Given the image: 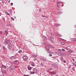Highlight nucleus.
<instances>
[{
    "mask_svg": "<svg viewBox=\"0 0 76 76\" xmlns=\"http://www.w3.org/2000/svg\"><path fill=\"white\" fill-rule=\"evenodd\" d=\"M12 43V41L10 40H7V39H5V41L4 42V44H9L8 45V49L10 50V49L12 48V45L10 44V43Z\"/></svg>",
    "mask_w": 76,
    "mask_h": 76,
    "instance_id": "nucleus-1",
    "label": "nucleus"
},
{
    "mask_svg": "<svg viewBox=\"0 0 76 76\" xmlns=\"http://www.w3.org/2000/svg\"><path fill=\"white\" fill-rule=\"evenodd\" d=\"M64 4V3L62 2H59L57 4V6L58 7H60V6H62V4Z\"/></svg>",
    "mask_w": 76,
    "mask_h": 76,
    "instance_id": "nucleus-2",
    "label": "nucleus"
},
{
    "mask_svg": "<svg viewBox=\"0 0 76 76\" xmlns=\"http://www.w3.org/2000/svg\"><path fill=\"white\" fill-rule=\"evenodd\" d=\"M37 69L36 68H34L33 69V72H31V74H34V73H37Z\"/></svg>",
    "mask_w": 76,
    "mask_h": 76,
    "instance_id": "nucleus-3",
    "label": "nucleus"
},
{
    "mask_svg": "<svg viewBox=\"0 0 76 76\" xmlns=\"http://www.w3.org/2000/svg\"><path fill=\"white\" fill-rule=\"evenodd\" d=\"M15 67V66L14 65H12L10 67V70H12L13 69H14Z\"/></svg>",
    "mask_w": 76,
    "mask_h": 76,
    "instance_id": "nucleus-4",
    "label": "nucleus"
},
{
    "mask_svg": "<svg viewBox=\"0 0 76 76\" xmlns=\"http://www.w3.org/2000/svg\"><path fill=\"white\" fill-rule=\"evenodd\" d=\"M50 40L52 43L54 42V41L53 37L52 36L50 37Z\"/></svg>",
    "mask_w": 76,
    "mask_h": 76,
    "instance_id": "nucleus-5",
    "label": "nucleus"
},
{
    "mask_svg": "<svg viewBox=\"0 0 76 76\" xmlns=\"http://www.w3.org/2000/svg\"><path fill=\"white\" fill-rule=\"evenodd\" d=\"M23 58L24 60H26L28 59V57L26 56H23Z\"/></svg>",
    "mask_w": 76,
    "mask_h": 76,
    "instance_id": "nucleus-6",
    "label": "nucleus"
},
{
    "mask_svg": "<svg viewBox=\"0 0 76 76\" xmlns=\"http://www.w3.org/2000/svg\"><path fill=\"white\" fill-rule=\"evenodd\" d=\"M70 40L72 41H74V42H75V41H76V38H72Z\"/></svg>",
    "mask_w": 76,
    "mask_h": 76,
    "instance_id": "nucleus-7",
    "label": "nucleus"
},
{
    "mask_svg": "<svg viewBox=\"0 0 76 76\" xmlns=\"http://www.w3.org/2000/svg\"><path fill=\"white\" fill-rule=\"evenodd\" d=\"M14 63L15 64H18L19 63V61L18 60L15 61L14 62Z\"/></svg>",
    "mask_w": 76,
    "mask_h": 76,
    "instance_id": "nucleus-8",
    "label": "nucleus"
},
{
    "mask_svg": "<svg viewBox=\"0 0 76 76\" xmlns=\"http://www.w3.org/2000/svg\"><path fill=\"white\" fill-rule=\"evenodd\" d=\"M8 33V31L7 30H5L4 31V34L5 35H7V34Z\"/></svg>",
    "mask_w": 76,
    "mask_h": 76,
    "instance_id": "nucleus-9",
    "label": "nucleus"
},
{
    "mask_svg": "<svg viewBox=\"0 0 76 76\" xmlns=\"http://www.w3.org/2000/svg\"><path fill=\"white\" fill-rule=\"evenodd\" d=\"M2 73L4 74H6V72L5 70L3 69L2 70Z\"/></svg>",
    "mask_w": 76,
    "mask_h": 76,
    "instance_id": "nucleus-10",
    "label": "nucleus"
},
{
    "mask_svg": "<svg viewBox=\"0 0 76 76\" xmlns=\"http://www.w3.org/2000/svg\"><path fill=\"white\" fill-rule=\"evenodd\" d=\"M40 60L42 61H46V59L42 58H40Z\"/></svg>",
    "mask_w": 76,
    "mask_h": 76,
    "instance_id": "nucleus-11",
    "label": "nucleus"
},
{
    "mask_svg": "<svg viewBox=\"0 0 76 76\" xmlns=\"http://www.w3.org/2000/svg\"><path fill=\"white\" fill-rule=\"evenodd\" d=\"M1 67L4 69H6V66H4L3 64L1 65Z\"/></svg>",
    "mask_w": 76,
    "mask_h": 76,
    "instance_id": "nucleus-12",
    "label": "nucleus"
},
{
    "mask_svg": "<svg viewBox=\"0 0 76 76\" xmlns=\"http://www.w3.org/2000/svg\"><path fill=\"white\" fill-rule=\"evenodd\" d=\"M55 26H61V24H55Z\"/></svg>",
    "mask_w": 76,
    "mask_h": 76,
    "instance_id": "nucleus-13",
    "label": "nucleus"
},
{
    "mask_svg": "<svg viewBox=\"0 0 76 76\" xmlns=\"http://www.w3.org/2000/svg\"><path fill=\"white\" fill-rule=\"evenodd\" d=\"M42 37L44 39H47V38L44 36H42Z\"/></svg>",
    "mask_w": 76,
    "mask_h": 76,
    "instance_id": "nucleus-14",
    "label": "nucleus"
},
{
    "mask_svg": "<svg viewBox=\"0 0 76 76\" xmlns=\"http://www.w3.org/2000/svg\"><path fill=\"white\" fill-rule=\"evenodd\" d=\"M31 65L33 66H35V63H34V62H32V64H31Z\"/></svg>",
    "mask_w": 76,
    "mask_h": 76,
    "instance_id": "nucleus-15",
    "label": "nucleus"
},
{
    "mask_svg": "<svg viewBox=\"0 0 76 76\" xmlns=\"http://www.w3.org/2000/svg\"><path fill=\"white\" fill-rule=\"evenodd\" d=\"M18 53L20 54L22 53V50H19Z\"/></svg>",
    "mask_w": 76,
    "mask_h": 76,
    "instance_id": "nucleus-16",
    "label": "nucleus"
},
{
    "mask_svg": "<svg viewBox=\"0 0 76 76\" xmlns=\"http://www.w3.org/2000/svg\"><path fill=\"white\" fill-rule=\"evenodd\" d=\"M28 69L29 70H31V69H32V67H29V66H28L27 67Z\"/></svg>",
    "mask_w": 76,
    "mask_h": 76,
    "instance_id": "nucleus-17",
    "label": "nucleus"
},
{
    "mask_svg": "<svg viewBox=\"0 0 76 76\" xmlns=\"http://www.w3.org/2000/svg\"><path fill=\"white\" fill-rule=\"evenodd\" d=\"M58 14H61V13H63V12L61 11H59L58 12Z\"/></svg>",
    "mask_w": 76,
    "mask_h": 76,
    "instance_id": "nucleus-18",
    "label": "nucleus"
},
{
    "mask_svg": "<svg viewBox=\"0 0 76 76\" xmlns=\"http://www.w3.org/2000/svg\"><path fill=\"white\" fill-rule=\"evenodd\" d=\"M3 48L4 50H7V49L6 48V47L4 46L3 47Z\"/></svg>",
    "mask_w": 76,
    "mask_h": 76,
    "instance_id": "nucleus-19",
    "label": "nucleus"
},
{
    "mask_svg": "<svg viewBox=\"0 0 76 76\" xmlns=\"http://www.w3.org/2000/svg\"><path fill=\"white\" fill-rule=\"evenodd\" d=\"M65 49H66V50H69V48L67 47H66L65 48Z\"/></svg>",
    "mask_w": 76,
    "mask_h": 76,
    "instance_id": "nucleus-20",
    "label": "nucleus"
},
{
    "mask_svg": "<svg viewBox=\"0 0 76 76\" xmlns=\"http://www.w3.org/2000/svg\"><path fill=\"white\" fill-rule=\"evenodd\" d=\"M57 36H58L59 37H62V35H60L59 34H58Z\"/></svg>",
    "mask_w": 76,
    "mask_h": 76,
    "instance_id": "nucleus-21",
    "label": "nucleus"
},
{
    "mask_svg": "<svg viewBox=\"0 0 76 76\" xmlns=\"http://www.w3.org/2000/svg\"><path fill=\"white\" fill-rule=\"evenodd\" d=\"M52 70V68H49L48 69V71H51Z\"/></svg>",
    "mask_w": 76,
    "mask_h": 76,
    "instance_id": "nucleus-22",
    "label": "nucleus"
},
{
    "mask_svg": "<svg viewBox=\"0 0 76 76\" xmlns=\"http://www.w3.org/2000/svg\"><path fill=\"white\" fill-rule=\"evenodd\" d=\"M5 13L7 15H10V14H9V13H8L7 12H6Z\"/></svg>",
    "mask_w": 76,
    "mask_h": 76,
    "instance_id": "nucleus-23",
    "label": "nucleus"
},
{
    "mask_svg": "<svg viewBox=\"0 0 76 76\" xmlns=\"http://www.w3.org/2000/svg\"><path fill=\"white\" fill-rule=\"evenodd\" d=\"M46 49V50H47V51H49V50H50V49H47V48H45Z\"/></svg>",
    "mask_w": 76,
    "mask_h": 76,
    "instance_id": "nucleus-24",
    "label": "nucleus"
},
{
    "mask_svg": "<svg viewBox=\"0 0 76 76\" xmlns=\"http://www.w3.org/2000/svg\"><path fill=\"white\" fill-rule=\"evenodd\" d=\"M72 70H73V71H75V67H73L72 68Z\"/></svg>",
    "mask_w": 76,
    "mask_h": 76,
    "instance_id": "nucleus-25",
    "label": "nucleus"
},
{
    "mask_svg": "<svg viewBox=\"0 0 76 76\" xmlns=\"http://www.w3.org/2000/svg\"><path fill=\"white\" fill-rule=\"evenodd\" d=\"M32 56H33V58H35V57H36V56H35L34 55H33Z\"/></svg>",
    "mask_w": 76,
    "mask_h": 76,
    "instance_id": "nucleus-26",
    "label": "nucleus"
},
{
    "mask_svg": "<svg viewBox=\"0 0 76 76\" xmlns=\"http://www.w3.org/2000/svg\"><path fill=\"white\" fill-rule=\"evenodd\" d=\"M60 60L61 61H63V58L61 57L60 58Z\"/></svg>",
    "mask_w": 76,
    "mask_h": 76,
    "instance_id": "nucleus-27",
    "label": "nucleus"
},
{
    "mask_svg": "<svg viewBox=\"0 0 76 76\" xmlns=\"http://www.w3.org/2000/svg\"><path fill=\"white\" fill-rule=\"evenodd\" d=\"M41 66H42V67H43L44 66H43V64H42V62L41 63V64H40Z\"/></svg>",
    "mask_w": 76,
    "mask_h": 76,
    "instance_id": "nucleus-28",
    "label": "nucleus"
},
{
    "mask_svg": "<svg viewBox=\"0 0 76 76\" xmlns=\"http://www.w3.org/2000/svg\"><path fill=\"white\" fill-rule=\"evenodd\" d=\"M8 26H11V25H10V24H8L7 25Z\"/></svg>",
    "mask_w": 76,
    "mask_h": 76,
    "instance_id": "nucleus-29",
    "label": "nucleus"
},
{
    "mask_svg": "<svg viewBox=\"0 0 76 76\" xmlns=\"http://www.w3.org/2000/svg\"><path fill=\"white\" fill-rule=\"evenodd\" d=\"M58 51H61V49H58Z\"/></svg>",
    "mask_w": 76,
    "mask_h": 76,
    "instance_id": "nucleus-30",
    "label": "nucleus"
},
{
    "mask_svg": "<svg viewBox=\"0 0 76 76\" xmlns=\"http://www.w3.org/2000/svg\"><path fill=\"white\" fill-rule=\"evenodd\" d=\"M45 42H44L42 43V45H45Z\"/></svg>",
    "mask_w": 76,
    "mask_h": 76,
    "instance_id": "nucleus-31",
    "label": "nucleus"
},
{
    "mask_svg": "<svg viewBox=\"0 0 76 76\" xmlns=\"http://www.w3.org/2000/svg\"><path fill=\"white\" fill-rule=\"evenodd\" d=\"M61 44L62 45H64L65 43L64 42H62Z\"/></svg>",
    "mask_w": 76,
    "mask_h": 76,
    "instance_id": "nucleus-32",
    "label": "nucleus"
},
{
    "mask_svg": "<svg viewBox=\"0 0 76 76\" xmlns=\"http://www.w3.org/2000/svg\"><path fill=\"white\" fill-rule=\"evenodd\" d=\"M62 50L63 51H65V50L64 49H62Z\"/></svg>",
    "mask_w": 76,
    "mask_h": 76,
    "instance_id": "nucleus-33",
    "label": "nucleus"
},
{
    "mask_svg": "<svg viewBox=\"0 0 76 76\" xmlns=\"http://www.w3.org/2000/svg\"><path fill=\"white\" fill-rule=\"evenodd\" d=\"M49 56H50V57L52 56V55L51 54H50L49 55Z\"/></svg>",
    "mask_w": 76,
    "mask_h": 76,
    "instance_id": "nucleus-34",
    "label": "nucleus"
},
{
    "mask_svg": "<svg viewBox=\"0 0 76 76\" xmlns=\"http://www.w3.org/2000/svg\"><path fill=\"white\" fill-rule=\"evenodd\" d=\"M73 64L74 66H76V65L75 64L73 63Z\"/></svg>",
    "mask_w": 76,
    "mask_h": 76,
    "instance_id": "nucleus-35",
    "label": "nucleus"
},
{
    "mask_svg": "<svg viewBox=\"0 0 76 76\" xmlns=\"http://www.w3.org/2000/svg\"><path fill=\"white\" fill-rule=\"evenodd\" d=\"M13 3H11V6H13Z\"/></svg>",
    "mask_w": 76,
    "mask_h": 76,
    "instance_id": "nucleus-36",
    "label": "nucleus"
},
{
    "mask_svg": "<svg viewBox=\"0 0 76 76\" xmlns=\"http://www.w3.org/2000/svg\"><path fill=\"white\" fill-rule=\"evenodd\" d=\"M12 20H14V19L13 18H12Z\"/></svg>",
    "mask_w": 76,
    "mask_h": 76,
    "instance_id": "nucleus-37",
    "label": "nucleus"
},
{
    "mask_svg": "<svg viewBox=\"0 0 76 76\" xmlns=\"http://www.w3.org/2000/svg\"><path fill=\"white\" fill-rule=\"evenodd\" d=\"M24 76H29V75H24Z\"/></svg>",
    "mask_w": 76,
    "mask_h": 76,
    "instance_id": "nucleus-38",
    "label": "nucleus"
},
{
    "mask_svg": "<svg viewBox=\"0 0 76 76\" xmlns=\"http://www.w3.org/2000/svg\"><path fill=\"white\" fill-rule=\"evenodd\" d=\"M12 9H10V12H12Z\"/></svg>",
    "mask_w": 76,
    "mask_h": 76,
    "instance_id": "nucleus-39",
    "label": "nucleus"
},
{
    "mask_svg": "<svg viewBox=\"0 0 76 76\" xmlns=\"http://www.w3.org/2000/svg\"><path fill=\"white\" fill-rule=\"evenodd\" d=\"M42 17H45V16H44L43 15H42Z\"/></svg>",
    "mask_w": 76,
    "mask_h": 76,
    "instance_id": "nucleus-40",
    "label": "nucleus"
},
{
    "mask_svg": "<svg viewBox=\"0 0 76 76\" xmlns=\"http://www.w3.org/2000/svg\"><path fill=\"white\" fill-rule=\"evenodd\" d=\"M63 62H64V63H66V61H63Z\"/></svg>",
    "mask_w": 76,
    "mask_h": 76,
    "instance_id": "nucleus-41",
    "label": "nucleus"
},
{
    "mask_svg": "<svg viewBox=\"0 0 76 76\" xmlns=\"http://www.w3.org/2000/svg\"><path fill=\"white\" fill-rule=\"evenodd\" d=\"M72 60H73V61H75V59H74V58H72Z\"/></svg>",
    "mask_w": 76,
    "mask_h": 76,
    "instance_id": "nucleus-42",
    "label": "nucleus"
},
{
    "mask_svg": "<svg viewBox=\"0 0 76 76\" xmlns=\"http://www.w3.org/2000/svg\"><path fill=\"white\" fill-rule=\"evenodd\" d=\"M72 51H73L71 50V51H69V52H70V53H72Z\"/></svg>",
    "mask_w": 76,
    "mask_h": 76,
    "instance_id": "nucleus-43",
    "label": "nucleus"
},
{
    "mask_svg": "<svg viewBox=\"0 0 76 76\" xmlns=\"http://www.w3.org/2000/svg\"><path fill=\"white\" fill-rule=\"evenodd\" d=\"M39 11L40 12H41V9H39Z\"/></svg>",
    "mask_w": 76,
    "mask_h": 76,
    "instance_id": "nucleus-44",
    "label": "nucleus"
},
{
    "mask_svg": "<svg viewBox=\"0 0 76 76\" xmlns=\"http://www.w3.org/2000/svg\"><path fill=\"white\" fill-rule=\"evenodd\" d=\"M34 60H37V59L35 58Z\"/></svg>",
    "mask_w": 76,
    "mask_h": 76,
    "instance_id": "nucleus-45",
    "label": "nucleus"
},
{
    "mask_svg": "<svg viewBox=\"0 0 76 76\" xmlns=\"http://www.w3.org/2000/svg\"><path fill=\"white\" fill-rule=\"evenodd\" d=\"M74 27H75V28H76V25H75L74 26Z\"/></svg>",
    "mask_w": 76,
    "mask_h": 76,
    "instance_id": "nucleus-46",
    "label": "nucleus"
},
{
    "mask_svg": "<svg viewBox=\"0 0 76 76\" xmlns=\"http://www.w3.org/2000/svg\"><path fill=\"white\" fill-rule=\"evenodd\" d=\"M14 19H16V17H15V16L14 17Z\"/></svg>",
    "mask_w": 76,
    "mask_h": 76,
    "instance_id": "nucleus-47",
    "label": "nucleus"
},
{
    "mask_svg": "<svg viewBox=\"0 0 76 76\" xmlns=\"http://www.w3.org/2000/svg\"><path fill=\"white\" fill-rule=\"evenodd\" d=\"M0 34H2V33H1V32L0 31Z\"/></svg>",
    "mask_w": 76,
    "mask_h": 76,
    "instance_id": "nucleus-48",
    "label": "nucleus"
},
{
    "mask_svg": "<svg viewBox=\"0 0 76 76\" xmlns=\"http://www.w3.org/2000/svg\"><path fill=\"white\" fill-rule=\"evenodd\" d=\"M14 57V56H11V58H12V57Z\"/></svg>",
    "mask_w": 76,
    "mask_h": 76,
    "instance_id": "nucleus-49",
    "label": "nucleus"
},
{
    "mask_svg": "<svg viewBox=\"0 0 76 76\" xmlns=\"http://www.w3.org/2000/svg\"><path fill=\"white\" fill-rule=\"evenodd\" d=\"M46 17V18H48V16H47V17Z\"/></svg>",
    "mask_w": 76,
    "mask_h": 76,
    "instance_id": "nucleus-50",
    "label": "nucleus"
},
{
    "mask_svg": "<svg viewBox=\"0 0 76 76\" xmlns=\"http://www.w3.org/2000/svg\"><path fill=\"white\" fill-rule=\"evenodd\" d=\"M3 20H5L4 19H4H3Z\"/></svg>",
    "mask_w": 76,
    "mask_h": 76,
    "instance_id": "nucleus-51",
    "label": "nucleus"
},
{
    "mask_svg": "<svg viewBox=\"0 0 76 76\" xmlns=\"http://www.w3.org/2000/svg\"><path fill=\"white\" fill-rule=\"evenodd\" d=\"M3 76H4V75H3Z\"/></svg>",
    "mask_w": 76,
    "mask_h": 76,
    "instance_id": "nucleus-52",
    "label": "nucleus"
},
{
    "mask_svg": "<svg viewBox=\"0 0 76 76\" xmlns=\"http://www.w3.org/2000/svg\"><path fill=\"white\" fill-rule=\"evenodd\" d=\"M0 8H1V6L0 5Z\"/></svg>",
    "mask_w": 76,
    "mask_h": 76,
    "instance_id": "nucleus-53",
    "label": "nucleus"
},
{
    "mask_svg": "<svg viewBox=\"0 0 76 76\" xmlns=\"http://www.w3.org/2000/svg\"><path fill=\"white\" fill-rule=\"evenodd\" d=\"M57 73V72H55V74H56Z\"/></svg>",
    "mask_w": 76,
    "mask_h": 76,
    "instance_id": "nucleus-54",
    "label": "nucleus"
},
{
    "mask_svg": "<svg viewBox=\"0 0 76 76\" xmlns=\"http://www.w3.org/2000/svg\"><path fill=\"white\" fill-rule=\"evenodd\" d=\"M53 54H54V53H52Z\"/></svg>",
    "mask_w": 76,
    "mask_h": 76,
    "instance_id": "nucleus-55",
    "label": "nucleus"
}]
</instances>
